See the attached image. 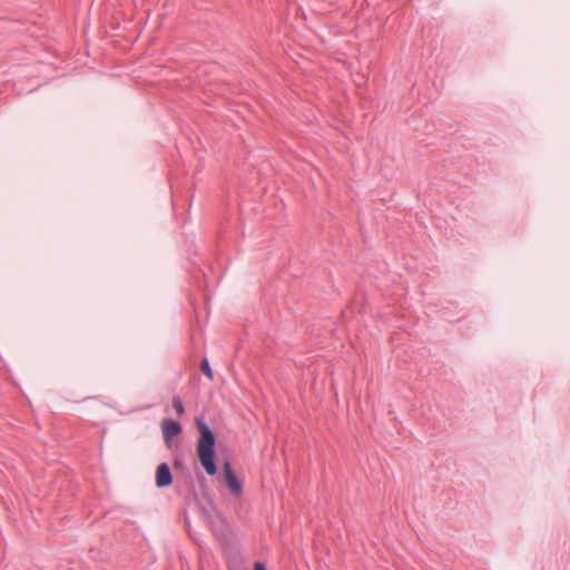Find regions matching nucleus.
<instances>
[{
  "instance_id": "f257e3e1",
  "label": "nucleus",
  "mask_w": 570,
  "mask_h": 570,
  "mask_svg": "<svg viewBox=\"0 0 570 570\" xmlns=\"http://www.w3.org/2000/svg\"><path fill=\"white\" fill-rule=\"evenodd\" d=\"M196 426L199 432V438L196 443V453L206 473L213 476L217 473V464L215 461L216 435L203 419H196Z\"/></svg>"
},
{
  "instance_id": "f03ea898",
  "label": "nucleus",
  "mask_w": 570,
  "mask_h": 570,
  "mask_svg": "<svg viewBox=\"0 0 570 570\" xmlns=\"http://www.w3.org/2000/svg\"><path fill=\"white\" fill-rule=\"evenodd\" d=\"M224 474L230 492L235 497L239 498L243 494V485L238 478L236 476V474L234 473V471L232 470L229 462H225L224 464Z\"/></svg>"
},
{
  "instance_id": "7ed1b4c3",
  "label": "nucleus",
  "mask_w": 570,
  "mask_h": 570,
  "mask_svg": "<svg viewBox=\"0 0 570 570\" xmlns=\"http://www.w3.org/2000/svg\"><path fill=\"white\" fill-rule=\"evenodd\" d=\"M173 483V474L166 462L160 463L156 469V485L167 488Z\"/></svg>"
},
{
  "instance_id": "20e7f679",
  "label": "nucleus",
  "mask_w": 570,
  "mask_h": 570,
  "mask_svg": "<svg viewBox=\"0 0 570 570\" xmlns=\"http://www.w3.org/2000/svg\"><path fill=\"white\" fill-rule=\"evenodd\" d=\"M161 429L166 444H169L173 438L181 432L180 423L171 419H165Z\"/></svg>"
},
{
  "instance_id": "39448f33",
  "label": "nucleus",
  "mask_w": 570,
  "mask_h": 570,
  "mask_svg": "<svg viewBox=\"0 0 570 570\" xmlns=\"http://www.w3.org/2000/svg\"><path fill=\"white\" fill-rule=\"evenodd\" d=\"M200 370L204 373L205 376H207L209 380L214 379V373L210 367L209 361L207 357H204L200 362Z\"/></svg>"
},
{
  "instance_id": "423d86ee",
  "label": "nucleus",
  "mask_w": 570,
  "mask_h": 570,
  "mask_svg": "<svg viewBox=\"0 0 570 570\" xmlns=\"http://www.w3.org/2000/svg\"><path fill=\"white\" fill-rule=\"evenodd\" d=\"M173 407L178 415H183L185 413V406L179 396H175L173 399Z\"/></svg>"
},
{
  "instance_id": "0eeeda50",
  "label": "nucleus",
  "mask_w": 570,
  "mask_h": 570,
  "mask_svg": "<svg viewBox=\"0 0 570 570\" xmlns=\"http://www.w3.org/2000/svg\"><path fill=\"white\" fill-rule=\"evenodd\" d=\"M184 468L183 461L179 459H175L174 461V469L181 470Z\"/></svg>"
},
{
  "instance_id": "6e6552de",
  "label": "nucleus",
  "mask_w": 570,
  "mask_h": 570,
  "mask_svg": "<svg viewBox=\"0 0 570 570\" xmlns=\"http://www.w3.org/2000/svg\"><path fill=\"white\" fill-rule=\"evenodd\" d=\"M254 570H267V569H266V567H265V564L263 562L256 561L254 563Z\"/></svg>"
}]
</instances>
